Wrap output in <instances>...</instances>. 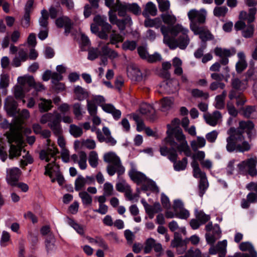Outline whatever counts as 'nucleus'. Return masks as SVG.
I'll return each instance as SVG.
<instances>
[{"instance_id": "49", "label": "nucleus", "mask_w": 257, "mask_h": 257, "mask_svg": "<svg viewBox=\"0 0 257 257\" xmlns=\"http://www.w3.org/2000/svg\"><path fill=\"white\" fill-rule=\"evenodd\" d=\"M74 92L77 99L79 100L84 99L87 96V92L80 86H77L75 87Z\"/></svg>"}, {"instance_id": "8", "label": "nucleus", "mask_w": 257, "mask_h": 257, "mask_svg": "<svg viewBox=\"0 0 257 257\" xmlns=\"http://www.w3.org/2000/svg\"><path fill=\"white\" fill-rule=\"evenodd\" d=\"M206 11L202 9L200 11L192 9L188 13V17L190 21V29L199 27V24H204L205 22Z\"/></svg>"}, {"instance_id": "42", "label": "nucleus", "mask_w": 257, "mask_h": 257, "mask_svg": "<svg viewBox=\"0 0 257 257\" xmlns=\"http://www.w3.org/2000/svg\"><path fill=\"white\" fill-rule=\"evenodd\" d=\"M9 86V77L7 75H2L0 80V89H3L2 94L6 95L7 93V87Z\"/></svg>"}, {"instance_id": "60", "label": "nucleus", "mask_w": 257, "mask_h": 257, "mask_svg": "<svg viewBox=\"0 0 257 257\" xmlns=\"http://www.w3.org/2000/svg\"><path fill=\"white\" fill-rule=\"evenodd\" d=\"M137 47V42L135 41H126L122 45V47L124 50H134Z\"/></svg>"}, {"instance_id": "4", "label": "nucleus", "mask_w": 257, "mask_h": 257, "mask_svg": "<svg viewBox=\"0 0 257 257\" xmlns=\"http://www.w3.org/2000/svg\"><path fill=\"white\" fill-rule=\"evenodd\" d=\"M256 12V9L254 7L249 9L248 14L245 11H241L239 15V20L234 25L235 30H241L242 36L245 38H250L253 36L254 26L251 23L255 20Z\"/></svg>"}, {"instance_id": "61", "label": "nucleus", "mask_w": 257, "mask_h": 257, "mask_svg": "<svg viewBox=\"0 0 257 257\" xmlns=\"http://www.w3.org/2000/svg\"><path fill=\"white\" fill-rule=\"evenodd\" d=\"M134 74V76L137 80H140L142 78V73L137 67L134 66H130L127 68V74L133 73Z\"/></svg>"}, {"instance_id": "32", "label": "nucleus", "mask_w": 257, "mask_h": 257, "mask_svg": "<svg viewBox=\"0 0 257 257\" xmlns=\"http://www.w3.org/2000/svg\"><path fill=\"white\" fill-rule=\"evenodd\" d=\"M243 132L239 130L235 129L234 128H230L228 132V134L230 135V136L233 137V140L235 141H241L244 139V137L242 135Z\"/></svg>"}, {"instance_id": "29", "label": "nucleus", "mask_w": 257, "mask_h": 257, "mask_svg": "<svg viewBox=\"0 0 257 257\" xmlns=\"http://www.w3.org/2000/svg\"><path fill=\"white\" fill-rule=\"evenodd\" d=\"M120 32L124 31L126 26H131L133 25V21L130 16L126 17L124 19L119 20L116 23Z\"/></svg>"}, {"instance_id": "46", "label": "nucleus", "mask_w": 257, "mask_h": 257, "mask_svg": "<svg viewBox=\"0 0 257 257\" xmlns=\"http://www.w3.org/2000/svg\"><path fill=\"white\" fill-rule=\"evenodd\" d=\"M227 144L226 146V150L228 152H233L234 151H237V145L235 141L233 140V137L229 136L226 138Z\"/></svg>"}, {"instance_id": "14", "label": "nucleus", "mask_w": 257, "mask_h": 257, "mask_svg": "<svg viewBox=\"0 0 257 257\" xmlns=\"http://www.w3.org/2000/svg\"><path fill=\"white\" fill-rule=\"evenodd\" d=\"M106 170L109 176H113L115 174L119 177L124 174L125 168L123 166L121 161L117 163L108 164L106 167Z\"/></svg>"}, {"instance_id": "37", "label": "nucleus", "mask_w": 257, "mask_h": 257, "mask_svg": "<svg viewBox=\"0 0 257 257\" xmlns=\"http://www.w3.org/2000/svg\"><path fill=\"white\" fill-rule=\"evenodd\" d=\"M67 222L70 226L73 227L78 233L80 235L84 234V231L83 227L76 222L74 220L68 217L67 218Z\"/></svg>"}, {"instance_id": "21", "label": "nucleus", "mask_w": 257, "mask_h": 257, "mask_svg": "<svg viewBox=\"0 0 257 257\" xmlns=\"http://www.w3.org/2000/svg\"><path fill=\"white\" fill-rule=\"evenodd\" d=\"M38 107L40 112H48L53 107L52 101L50 99L41 98L38 103Z\"/></svg>"}, {"instance_id": "25", "label": "nucleus", "mask_w": 257, "mask_h": 257, "mask_svg": "<svg viewBox=\"0 0 257 257\" xmlns=\"http://www.w3.org/2000/svg\"><path fill=\"white\" fill-rule=\"evenodd\" d=\"M157 9L155 4L152 2H148L145 7V9L143 12V15L145 17H149V15L155 16L157 15Z\"/></svg>"}, {"instance_id": "15", "label": "nucleus", "mask_w": 257, "mask_h": 257, "mask_svg": "<svg viewBox=\"0 0 257 257\" xmlns=\"http://www.w3.org/2000/svg\"><path fill=\"white\" fill-rule=\"evenodd\" d=\"M17 102L12 96H8L5 101L4 108L10 116H14L17 114Z\"/></svg>"}, {"instance_id": "51", "label": "nucleus", "mask_w": 257, "mask_h": 257, "mask_svg": "<svg viewBox=\"0 0 257 257\" xmlns=\"http://www.w3.org/2000/svg\"><path fill=\"white\" fill-rule=\"evenodd\" d=\"M232 86L236 90H243L246 88V82H242L237 78H235L231 81Z\"/></svg>"}, {"instance_id": "34", "label": "nucleus", "mask_w": 257, "mask_h": 257, "mask_svg": "<svg viewBox=\"0 0 257 257\" xmlns=\"http://www.w3.org/2000/svg\"><path fill=\"white\" fill-rule=\"evenodd\" d=\"M173 99L172 98L164 97L161 101V110L167 111L171 109L173 105Z\"/></svg>"}, {"instance_id": "63", "label": "nucleus", "mask_w": 257, "mask_h": 257, "mask_svg": "<svg viewBox=\"0 0 257 257\" xmlns=\"http://www.w3.org/2000/svg\"><path fill=\"white\" fill-rule=\"evenodd\" d=\"M138 53L140 57L143 59L147 60L149 56V53L147 50L146 46H139L138 49Z\"/></svg>"}, {"instance_id": "27", "label": "nucleus", "mask_w": 257, "mask_h": 257, "mask_svg": "<svg viewBox=\"0 0 257 257\" xmlns=\"http://www.w3.org/2000/svg\"><path fill=\"white\" fill-rule=\"evenodd\" d=\"M93 178H77L75 182V189L76 191L81 190L86 184H90Z\"/></svg>"}, {"instance_id": "30", "label": "nucleus", "mask_w": 257, "mask_h": 257, "mask_svg": "<svg viewBox=\"0 0 257 257\" xmlns=\"http://www.w3.org/2000/svg\"><path fill=\"white\" fill-rule=\"evenodd\" d=\"M254 128V124L251 121H241L239 122L238 128L243 132H246L248 135Z\"/></svg>"}, {"instance_id": "55", "label": "nucleus", "mask_w": 257, "mask_h": 257, "mask_svg": "<svg viewBox=\"0 0 257 257\" xmlns=\"http://www.w3.org/2000/svg\"><path fill=\"white\" fill-rule=\"evenodd\" d=\"M191 166L193 170L194 177H206L205 174L201 172L199 164L196 161L192 162Z\"/></svg>"}, {"instance_id": "39", "label": "nucleus", "mask_w": 257, "mask_h": 257, "mask_svg": "<svg viewBox=\"0 0 257 257\" xmlns=\"http://www.w3.org/2000/svg\"><path fill=\"white\" fill-rule=\"evenodd\" d=\"M41 16L39 18V22L41 27L43 28H47L48 24V14L46 10L43 9L41 12Z\"/></svg>"}, {"instance_id": "56", "label": "nucleus", "mask_w": 257, "mask_h": 257, "mask_svg": "<svg viewBox=\"0 0 257 257\" xmlns=\"http://www.w3.org/2000/svg\"><path fill=\"white\" fill-rule=\"evenodd\" d=\"M129 177H146L142 172L138 170L136 166L133 163H131V169L128 172Z\"/></svg>"}, {"instance_id": "5", "label": "nucleus", "mask_w": 257, "mask_h": 257, "mask_svg": "<svg viewBox=\"0 0 257 257\" xmlns=\"http://www.w3.org/2000/svg\"><path fill=\"white\" fill-rule=\"evenodd\" d=\"M58 153V150L53 146L40 152V158L41 160L49 162L51 161V158L53 159L52 163L48 164L45 167L44 173L45 175L49 177H63L60 171L59 166L55 162L56 161L55 157Z\"/></svg>"}, {"instance_id": "52", "label": "nucleus", "mask_w": 257, "mask_h": 257, "mask_svg": "<svg viewBox=\"0 0 257 257\" xmlns=\"http://www.w3.org/2000/svg\"><path fill=\"white\" fill-rule=\"evenodd\" d=\"M192 96L195 98H202L206 99L209 97V94L207 92H204L202 90L199 89H193L191 91Z\"/></svg>"}, {"instance_id": "45", "label": "nucleus", "mask_w": 257, "mask_h": 257, "mask_svg": "<svg viewBox=\"0 0 257 257\" xmlns=\"http://www.w3.org/2000/svg\"><path fill=\"white\" fill-rule=\"evenodd\" d=\"M206 141L203 137H198L197 141H192L191 146L193 150H197L198 148H203L205 146Z\"/></svg>"}, {"instance_id": "19", "label": "nucleus", "mask_w": 257, "mask_h": 257, "mask_svg": "<svg viewBox=\"0 0 257 257\" xmlns=\"http://www.w3.org/2000/svg\"><path fill=\"white\" fill-rule=\"evenodd\" d=\"M172 246L177 247L178 254L183 253L187 249L186 245L183 242L181 237L177 236V233H175V238L172 241Z\"/></svg>"}, {"instance_id": "7", "label": "nucleus", "mask_w": 257, "mask_h": 257, "mask_svg": "<svg viewBox=\"0 0 257 257\" xmlns=\"http://www.w3.org/2000/svg\"><path fill=\"white\" fill-rule=\"evenodd\" d=\"M256 163L257 158L256 157L250 158L241 161L237 165L238 172L242 175L255 176L257 174Z\"/></svg>"}, {"instance_id": "59", "label": "nucleus", "mask_w": 257, "mask_h": 257, "mask_svg": "<svg viewBox=\"0 0 257 257\" xmlns=\"http://www.w3.org/2000/svg\"><path fill=\"white\" fill-rule=\"evenodd\" d=\"M110 43L114 44L115 43L121 42L123 40V37L119 34L115 33V31H112V33L110 36Z\"/></svg>"}, {"instance_id": "3", "label": "nucleus", "mask_w": 257, "mask_h": 257, "mask_svg": "<svg viewBox=\"0 0 257 257\" xmlns=\"http://www.w3.org/2000/svg\"><path fill=\"white\" fill-rule=\"evenodd\" d=\"M168 130L166 141L172 147H175L180 153H183L187 157L191 155V151L188 145L186 137L180 127L171 128V125H167Z\"/></svg>"}, {"instance_id": "20", "label": "nucleus", "mask_w": 257, "mask_h": 257, "mask_svg": "<svg viewBox=\"0 0 257 257\" xmlns=\"http://www.w3.org/2000/svg\"><path fill=\"white\" fill-rule=\"evenodd\" d=\"M102 109L106 112L111 113L115 120L119 119L121 115V111L116 109L113 105L111 104H107L102 106Z\"/></svg>"}, {"instance_id": "48", "label": "nucleus", "mask_w": 257, "mask_h": 257, "mask_svg": "<svg viewBox=\"0 0 257 257\" xmlns=\"http://www.w3.org/2000/svg\"><path fill=\"white\" fill-rule=\"evenodd\" d=\"M140 112L143 114L149 115H153L155 112V110L152 105L145 103L141 105L140 107Z\"/></svg>"}, {"instance_id": "58", "label": "nucleus", "mask_w": 257, "mask_h": 257, "mask_svg": "<svg viewBox=\"0 0 257 257\" xmlns=\"http://www.w3.org/2000/svg\"><path fill=\"white\" fill-rule=\"evenodd\" d=\"M145 208L146 212L152 214H155L161 211V207L159 203H155L153 206L148 205Z\"/></svg>"}, {"instance_id": "11", "label": "nucleus", "mask_w": 257, "mask_h": 257, "mask_svg": "<svg viewBox=\"0 0 257 257\" xmlns=\"http://www.w3.org/2000/svg\"><path fill=\"white\" fill-rule=\"evenodd\" d=\"M55 25L58 28H64V33L68 35L73 28V23L68 17L62 16L55 20Z\"/></svg>"}, {"instance_id": "10", "label": "nucleus", "mask_w": 257, "mask_h": 257, "mask_svg": "<svg viewBox=\"0 0 257 257\" xmlns=\"http://www.w3.org/2000/svg\"><path fill=\"white\" fill-rule=\"evenodd\" d=\"M18 81H20L23 84H26L28 87L34 88L36 91H42L45 89V87L41 82H36L35 81L34 78L31 76H25L23 77H19Z\"/></svg>"}, {"instance_id": "57", "label": "nucleus", "mask_w": 257, "mask_h": 257, "mask_svg": "<svg viewBox=\"0 0 257 257\" xmlns=\"http://www.w3.org/2000/svg\"><path fill=\"white\" fill-rule=\"evenodd\" d=\"M175 147H171V148L169 149L166 146H163L160 147V152L162 156H168V158L169 159L171 154L174 153H177L176 150L175 149Z\"/></svg>"}, {"instance_id": "16", "label": "nucleus", "mask_w": 257, "mask_h": 257, "mask_svg": "<svg viewBox=\"0 0 257 257\" xmlns=\"http://www.w3.org/2000/svg\"><path fill=\"white\" fill-rule=\"evenodd\" d=\"M204 117L207 124L215 126L221 120L222 115L219 111L216 110L212 113L205 115Z\"/></svg>"}, {"instance_id": "1", "label": "nucleus", "mask_w": 257, "mask_h": 257, "mask_svg": "<svg viewBox=\"0 0 257 257\" xmlns=\"http://www.w3.org/2000/svg\"><path fill=\"white\" fill-rule=\"evenodd\" d=\"M146 27H161V31L164 36L163 41L171 49L179 47L180 49H185L190 43V39L188 34L189 30L182 25L177 24L172 26H162V22L159 18L154 19H147L144 22Z\"/></svg>"}, {"instance_id": "43", "label": "nucleus", "mask_w": 257, "mask_h": 257, "mask_svg": "<svg viewBox=\"0 0 257 257\" xmlns=\"http://www.w3.org/2000/svg\"><path fill=\"white\" fill-rule=\"evenodd\" d=\"M73 113L75 118L78 120H81L83 117V113L81 104L79 103H74L73 105Z\"/></svg>"}, {"instance_id": "18", "label": "nucleus", "mask_w": 257, "mask_h": 257, "mask_svg": "<svg viewBox=\"0 0 257 257\" xmlns=\"http://www.w3.org/2000/svg\"><path fill=\"white\" fill-rule=\"evenodd\" d=\"M18 81L19 84L14 87V94L17 99H23L25 97V93L28 92L30 90L27 89V84H23L20 81Z\"/></svg>"}, {"instance_id": "38", "label": "nucleus", "mask_w": 257, "mask_h": 257, "mask_svg": "<svg viewBox=\"0 0 257 257\" xmlns=\"http://www.w3.org/2000/svg\"><path fill=\"white\" fill-rule=\"evenodd\" d=\"M228 11V9L225 6L215 7L213 10V15L218 18L224 17Z\"/></svg>"}, {"instance_id": "28", "label": "nucleus", "mask_w": 257, "mask_h": 257, "mask_svg": "<svg viewBox=\"0 0 257 257\" xmlns=\"http://www.w3.org/2000/svg\"><path fill=\"white\" fill-rule=\"evenodd\" d=\"M227 95V92L226 90H223L222 93L220 95H218L215 97V107L217 109H222L225 106V99Z\"/></svg>"}, {"instance_id": "53", "label": "nucleus", "mask_w": 257, "mask_h": 257, "mask_svg": "<svg viewBox=\"0 0 257 257\" xmlns=\"http://www.w3.org/2000/svg\"><path fill=\"white\" fill-rule=\"evenodd\" d=\"M196 218L203 224L207 222L210 218V216L205 214L202 211L196 210L195 211Z\"/></svg>"}, {"instance_id": "40", "label": "nucleus", "mask_w": 257, "mask_h": 257, "mask_svg": "<svg viewBox=\"0 0 257 257\" xmlns=\"http://www.w3.org/2000/svg\"><path fill=\"white\" fill-rule=\"evenodd\" d=\"M88 240L90 243L96 244L98 246L102 247L104 249L106 250L108 249V246L107 244L105 243L104 240L100 237H96L94 238L89 237L88 238Z\"/></svg>"}, {"instance_id": "26", "label": "nucleus", "mask_w": 257, "mask_h": 257, "mask_svg": "<svg viewBox=\"0 0 257 257\" xmlns=\"http://www.w3.org/2000/svg\"><path fill=\"white\" fill-rule=\"evenodd\" d=\"M239 249L243 251H248L250 257H257V252L252 245L248 242H243L239 245Z\"/></svg>"}, {"instance_id": "22", "label": "nucleus", "mask_w": 257, "mask_h": 257, "mask_svg": "<svg viewBox=\"0 0 257 257\" xmlns=\"http://www.w3.org/2000/svg\"><path fill=\"white\" fill-rule=\"evenodd\" d=\"M214 53L216 56L220 58L222 57H229L235 54V50L232 48V50L227 49H222L220 47H216L214 50Z\"/></svg>"}, {"instance_id": "62", "label": "nucleus", "mask_w": 257, "mask_h": 257, "mask_svg": "<svg viewBox=\"0 0 257 257\" xmlns=\"http://www.w3.org/2000/svg\"><path fill=\"white\" fill-rule=\"evenodd\" d=\"M133 119L136 121L137 124V130L138 132H141L144 130H145V125L143 121L140 118L138 115L134 114L133 115Z\"/></svg>"}, {"instance_id": "41", "label": "nucleus", "mask_w": 257, "mask_h": 257, "mask_svg": "<svg viewBox=\"0 0 257 257\" xmlns=\"http://www.w3.org/2000/svg\"><path fill=\"white\" fill-rule=\"evenodd\" d=\"M161 18L163 22L168 25H173L177 21L176 18L174 15L168 13L162 14Z\"/></svg>"}, {"instance_id": "6", "label": "nucleus", "mask_w": 257, "mask_h": 257, "mask_svg": "<svg viewBox=\"0 0 257 257\" xmlns=\"http://www.w3.org/2000/svg\"><path fill=\"white\" fill-rule=\"evenodd\" d=\"M8 142L10 144L15 143L16 145L11 144L9 150V157L10 159L18 157L21 155L23 147V140L22 136L18 131L12 130L7 134Z\"/></svg>"}, {"instance_id": "2", "label": "nucleus", "mask_w": 257, "mask_h": 257, "mask_svg": "<svg viewBox=\"0 0 257 257\" xmlns=\"http://www.w3.org/2000/svg\"><path fill=\"white\" fill-rule=\"evenodd\" d=\"M42 124H47L53 135L58 138L57 143L61 149H65L66 142L62 136L63 128L61 124L60 114L55 111L43 114L40 118Z\"/></svg>"}, {"instance_id": "54", "label": "nucleus", "mask_w": 257, "mask_h": 257, "mask_svg": "<svg viewBox=\"0 0 257 257\" xmlns=\"http://www.w3.org/2000/svg\"><path fill=\"white\" fill-rule=\"evenodd\" d=\"M69 132L71 135L75 138L80 137L82 133V129L75 124H71L69 127Z\"/></svg>"}, {"instance_id": "9", "label": "nucleus", "mask_w": 257, "mask_h": 257, "mask_svg": "<svg viewBox=\"0 0 257 257\" xmlns=\"http://www.w3.org/2000/svg\"><path fill=\"white\" fill-rule=\"evenodd\" d=\"M131 179L134 183L141 186L142 189L143 190L159 191V188L156 183L148 178H131Z\"/></svg>"}, {"instance_id": "12", "label": "nucleus", "mask_w": 257, "mask_h": 257, "mask_svg": "<svg viewBox=\"0 0 257 257\" xmlns=\"http://www.w3.org/2000/svg\"><path fill=\"white\" fill-rule=\"evenodd\" d=\"M191 31L195 35H199L202 43H205L206 41L214 39L213 36L210 32L204 27H199L195 29L193 28Z\"/></svg>"}, {"instance_id": "50", "label": "nucleus", "mask_w": 257, "mask_h": 257, "mask_svg": "<svg viewBox=\"0 0 257 257\" xmlns=\"http://www.w3.org/2000/svg\"><path fill=\"white\" fill-rule=\"evenodd\" d=\"M156 240L153 238H149L146 240L145 243L144 251L145 253H149L154 248Z\"/></svg>"}, {"instance_id": "13", "label": "nucleus", "mask_w": 257, "mask_h": 257, "mask_svg": "<svg viewBox=\"0 0 257 257\" xmlns=\"http://www.w3.org/2000/svg\"><path fill=\"white\" fill-rule=\"evenodd\" d=\"M178 154L177 153H174L171 154L169 157V160L173 163V167L175 171H180L185 169L186 168L188 159L184 157L181 161H177Z\"/></svg>"}, {"instance_id": "36", "label": "nucleus", "mask_w": 257, "mask_h": 257, "mask_svg": "<svg viewBox=\"0 0 257 257\" xmlns=\"http://www.w3.org/2000/svg\"><path fill=\"white\" fill-rule=\"evenodd\" d=\"M88 162L92 168H96L98 165V156L97 153L94 151H91L88 156Z\"/></svg>"}, {"instance_id": "47", "label": "nucleus", "mask_w": 257, "mask_h": 257, "mask_svg": "<svg viewBox=\"0 0 257 257\" xmlns=\"http://www.w3.org/2000/svg\"><path fill=\"white\" fill-rule=\"evenodd\" d=\"M209 186L207 178H200L199 181V196L202 197Z\"/></svg>"}, {"instance_id": "35", "label": "nucleus", "mask_w": 257, "mask_h": 257, "mask_svg": "<svg viewBox=\"0 0 257 257\" xmlns=\"http://www.w3.org/2000/svg\"><path fill=\"white\" fill-rule=\"evenodd\" d=\"M109 43L101 48V52L104 56H108L110 59H114L118 56L117 53L108 47Z\"/></svg>"}, {"instance_id": "64", "label": "nucleus", "mask_w": 257, "mask_h": 257, "mask_svg": "<svg viewBox=\"0 0 257 257\" xmlns=\"http://www.w3.org/2000/svg\"><path fill=\"white\" fill-rule=\"evenodd\" d=\"M187 257H201L202 255L201 251L198 249H190L186 253Z\"/></svg>"}, {"instance_id": "17", "label": "nucleus", "mask_w": 257, "mask_h": 257, "mask_svg": "<svg viewBox=\"0 0 257 257\" xmlns=\"http://www.w3.org/2000/svg\"><path fill=\"white\" fill-rule=\"evenodd\" d=\"M71 160L75 163H77L79 168L84 170L87 167V155L83 151L80 152L78 155L73 154L71 156Z\"/></svg>"}, {"instance_id": "31", "label": "nucleus", "mask_w": 257, "mask_h": 257, "mask_svg": "<svg viewBox=\"0 0 257 257\" xmlns=\"http://www.w3.org/2000/svg\"><path fill=\"white\" fill-rule=\"evenodd\" d=\"M227 242L226 240L219 241L216 245L219 257H225L226 253Z\"/></svg>"}, {"instance_id": "24", "label": "nucleus", "mask_w": 257, "mask_h": 257, "mask_svg": "<svg viewBox=\"0 0 257 257\" xmlns=\"http://www.w3.org/2000/svg\"><path fill=\"white\" fill-rule=\"evenodd\" d=\"M103 161L109 164L117 163L120 160V158L113 152H109L105 153L103 157Z\"/></svg>"}, {"instance_id": "44", "label": "nucleus", "mask_w": 257, "mask_h": 257, "mask_svg": "<svg viewBox=\"0 0 257 257\" xmlns=\"http://www.w3.org/2000/svg\"><path fill=\"white\" fill-rule=\"evenodd\" d=\"M79 196L81 199L83 205H90L92 202V197L86 191L80 192Z\"/></svg>"}, {"instance_id": "33", "label": "nucleus", "mask_w": 257, "mask_h": 257, "mask_svg": "<svg viewBox=\"0 0 257 257\" xmlns=\"http://www.w3.org/2000/svg\"><path fill=\"white\" fill-rule=\"evenodd\" d=\"M243 116L247 118H253L257 115L256 107L255 106H248L243 109Z\"/></svg>"}, {"instance_id": "23", "label": "nucleus", "mask_w": 257, "mask_h": 257, "mask_svg": "<svg viewBox=\"0 0 257 257\" xmlns=\"http://www.w3.org/2000/svg\"><path fill=\"white\" fill-rule=\"evenodd\" d=\"M113 11L117 12L119 17H123L128 11V4L122 3L120 0H116Z\"/></svg>"}]
</instances>
